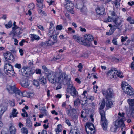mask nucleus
Masks as SVG:
<instances>
[{"label": "nucleus", "instance_id": "23", "mask_svg": "<svg viewBox=\"0 0 134 134\" xmlns=\"http://www.w3.org/2000/svg\"><path fill=\"white\" fill-rule=\"evenodd\" d=\"M30 37L31 39V40L32 42H33L35 40L38 41L40 39L39 36L35 34L30 35Z\"/></svg>", "mask_w": 134, "mask_h": 134}, {"label": "nucleus", "instance_id": "19", "mask_svg": "<svg viewBox=\"0 0 134 134\" xmlns=\"http://www.w3.org/2000/svg\"><path fill=\"white\" fill-rule=\"evenodd\" d=\"M30 81L27 79H23L21 82V85L23 87L27 88L29 85Z\"/></svg>", "mask_w": 134, "mask_h": 134}, {"label": "nucleus", "instance_id": "25", "mask_svg": "<svg viewBox=\"0 0 134 134\" xmlns=\"http://www.w3.org/2000/svg\"><path fill=\"white\" fill-rule=\"evenodd\" d=\"M67 83V88L66 90L67 92H69L70 90L73 88H75L74 86V85L73 83L70 80Z\"/></svg>", "mask_w": 134, "mask_h": 134}, {"label": "nucleus", "instance_id": "47", "mask_svg": "<svg viewBox=\"0 0 134 134\" xmlns=\"http://www.w3.org/2000/svg\"><path fill=\"white\" fill-rule=\"evenodd\" d=\"M118 127V126H116L114 125V126L112 127L110 129L111 131L115 132L116 131Z\"/></svg>", "mask_w": 134, "mask_h": 134}, {"label": "nucleus", "instance_id": "39", "mask_svg": "<svg viewBox=\"0 0 134 134\" xmlns=\"http://www.w3.org/2000/svg\"><path fill=\"white\" fill-rule=\"evenodd\" d=\"M39 46L40 47H44L48 46L47 43L46 41L41 42L40 43Z\"/></svg>", "mask_w": 134, "mask_h": 134}, {"label": "nucleus", "instance_id": "62", "mask_svg": "<svg viewBox=\"0 0 134 134\" xmlns=\"http://www.w3.org/2000/svg\"><path fill=\"white\" fill-rule=\"evenodd\" d=\"M14 66L15 68H17L19 69H20L21 67V66L20 64L17 63L15 64Z\"/></svg>", "mask_w": 134, "mask_h": 134}, {"label": "nucleus", "instance_id": "32", "mask_svg": "<svg viewBox=\"0 0 134 134\" xmlns=\"http://www.w3.org/2000/svg\"><path fill=\"white\" fill-rule=\"evenodd\" d=\"M62 130V128L60 124H58L57 125V128L55 129V131L57 133H58L61 132Z\"/></svg>", "mask_w": 134, "mask_h": 134}, {"label": "nucleus", "instance_id": "51", "mask_svg": "<svg viewBox=\"0 0 134 134\" xmlns=\"http://www.w3.org/2000/svg\"><path fill=\"white\" fill-rule=\"evenodd\" d=\"M28 7L30 10H32L34 8V4L33 3H31L29 5Z\"/></svg>", "mask_w": 134, "mask_h": 134}, {"label": "nucleus", "instance_id": "37", "mask_svg": "<svg viewBox=\"0 0 134 134\" xmlns=\"http://www.w3.org/2000/svg\"><path fill=\"white\" fill-rule=\"evenodd\" d=\"M105 105V102L104 100H103L100 105V107L99 108V110H103Z\"/></svg>", "mask_w": 134, "mask_h": 134}, {"label": "nucleus", "instance_id": "43", "mask_svg": "<svg viewBox=\"0 0 134 134\" xmlns=\"http://www.w3.org/2000/svg\"><path fill=\"white\" fill-rule=\"evenodd\" d=\"M70 132L72 134H79V130L77 129H72L70 131Z\"/></svg>", "mask_w": 134, "mask_h": 134}, {"label": "nucleus", "instance_id": "16", "mask_svg": "<svg viewBox=\"0 0 134 134\" xmlns=\"http://www.w3.org/2000/svg\"><path fill=\"white\" fill-rule=\"evenodd\" d=\"M84 40L85 42H89L90 44V46L91 44L90 42L93 40V36L90 34H86L84 36Z\"/></svg>", "mask_w": 134, "mask_h": 134}, {"label": "nucleus", "instance_id": "10", "mask_svg": "<svg viewBox=\"0 0 134 134\" xmlns=\"http://www.w3.org/2000/svg\"><path fill=\"white\" fill-rule=\"evenodd\" d=\"M12 30L11 31L12 34L15 36H19L22 33L23 31V29L18 26L15 27L14 29H12Z\"/></svg>", "mask_w": 134, "mask_h": 134}, {"label": "nucleus", "instance_id": "31", "mask_svg": "<svg viewBox=\"0 0 134 134\" xmlns=\"http://www.w3.org/2000/svg\"><path fill=\"white\" fill-rule=\"evenodd\" d=\"M107 99V104L106 106L108 108H111L113 105V103L112 101L110 100V99Z\"/></svg>", "mask_w": 134, "mask_h": 134}, {"label": "nucleus", "instance_id": "49", "mask_svg": "<svg viewBox=\"0 0 134 134\" xmlns=\"http://www.w3.org/2000/svg\"><path fill=\"white\" fill-rule=\"evenodd\" d=\"M67 32H69L70 33H74L75 32V31L71 27H69L68 28V30Z\"/></svg>", "mask_w": 134, "mask_h": 134}, {"label": "nucleus", "instance_id": "29", "mask_svg": "<svg viewBox=\"0 0 134 134\" xmlns=\"http://www.w3.org/2000/svg\"><path fill=\"white\" fill-rule=\"evenodd\" d=\"M46 42L48 46H52L57 42V40H52V38H50V40Z\"/></svg>", "mask_w": 134, "mask_h": 134}, {"label": "nucleus", "instance_id": "28", "mask_svg": "<svg viewBox=\"0 0 134 134\" xmlns=\"http://www.w3.org/2000/svg\"><path fill=\"white\" fill-rule=\"evenodd\" d=\"M39 81L41 84L43 85L46 84L47 82L46 78L43 76H41L39 79Z\"/></svg>", "mask_w": 134, "mask_h": 134}, {"label": "nucleus", "instance_id": "55", "mask_svg": "<svg viewBox=\"0 0 134 134\" xmlns=\"http://www.w3.org/2000/svg\"><path fill=\"white\" fill-rule=\"evenodd\" d=\"M112 42L114 45H116L118 44L116 38H113L112 41Z\"/></svg>", "mask_w": 134, "mask_h": 134}, {"label": "nucleus", "instance_id": "52", "mask_svg": "<svg viewBox=\"0 0 134 134\" xmlns=\"http://www.w3.org/2000/svg\"><path fill=\"white\" fill-rule=\"evenodd\" d=\"M116 28L114 26H113L112 28H111L110 29L109 31L112 34L114 32V31L116 30Z\"/></svg>", "mask_w": 134, "mask_h": 134}, {"label": "nucleus", "instance_id": "38", "mask_svg": "<svg viewBox=\"0 0 134 134\" xmlns=\"http://www.w3.org/2000/svg\"><path fill=\"white\" fill-rule=\"evenodd\" d=\"M12 24L11 21H10L8 23L5 25V26L7 29H9L12 26Z\"/></svg>", "mask_w": 134, "mask_h": 134}, {"label": "nucleus", "instance_id": "27", "mask_svg": "<svg viewBox=\"0 0 134 134\" xmlns=\"http://www.w3.org/2000/svg\"><path fill=\"white\" fill-rule=\"evenodd\" d=\"M16 129L13 125H12L9 127V131L10 134H16Z\"/></svg>", "mask_w": 134, "mask_h": 134}, {"label": "nucleus", "instance_id": "14", "mask_svg": "<svg viewBox=\"0 0 134 134\" xmlns=\"http://www.w3.org/2000/svg\"><path fill=\"white\" fill-rule=\"evenodd\" d=\"M6 60H11L13 61V56L10 52L7 51L3 54Z\"/></svg>", "mask_w": 134, "mask_h": 134}, {"label": "nucleus", "instance_id": "24", "mask_svg": "<svg viewBox=\"0 0 134 134\" xmlns=\"http://www.w3.org/2000/svg\"><path fill=\"white\" fill-rule=\"evenodd\" d=\"M15 95L17 99H20L22 97V92L18 88L15 92Z\"/></svg>", "mask_w": 134, "mask_h": 134}, {"label": "nucleus", "instance_id": "11", "mask_svg": "<svg viewBox=\"0 0 134 134\" xmlns=\"http://www.w3.org/2000/svg\"><path fill=\"white\" fill-rule=\"evenodd\" d=\"M114 123L116 126H118V127L120 126L122 130L123 131V129L125 126V124L122 119L118 118L114 122Z\"/></svg>", "mask_w": 134, "mask_h": 134}, {"label": "nucleus", "instance_id": "9", "mask_svg": "<svg viewBox=\"0 0 134 134\" xmlns=\"http://www.w3.org/2000/svg\"><path fill=\"white\" fill-rule=\"evenodd\" d=\"M122 22V19L119 18H115L113 20V22L115 25H113V26H114L116 29L120 30L122 26L121 25Z\"/></svg>", "mask_w": 134, "mask_h": 134}, {"label": "nucleus", "instance_id": "40", "mask_svg": "<svg viewBox=\"0 0 134 134\" xmlns=\"http://www.w3.org/2000/svg\"><path fill=\"white\" fill-rule=\"evenodd\" d=\"M22 111L23 112V113L21 114L22 116L23 117H28V115L27 114V112H26L25 109H22Z\"/></svg>", "mask_w": 134, "mask_h": 134}, {"label": "nucleus", "instance_id": "35", "mask_svg": "<svg viewBox=\"0 0 134 134\" xmlns=\"http://www.w3.org/2000/svg\"><path fill=\"white\" fill-rule=\"evenodd\" d=\"M115 71L116 72V73H115L116 78V76L119 77L121 78L123 77V76L122 75V72L120 71L117 70H115Z\"/></svg>", "mask_w": 134, "mask_h": 134}, {"label": "nucleus", "instance_id": "44", "mask_svg": "<svg viewBox=\"0 0 134 134\" xmlns=\"http://www.w3.org/2000/svg\"><path fill=\"white\" fill-rule=\"evenodd\" d=\"M127 20L129 21L130 23L132 24H134V19H132L131 17H129L127 19Z\"/></svg>", "mask_w": 134, "mask_h": 134}, {"label": "nucleus", "instance_id": "26", "mask_svg": "<svg viewBox=\"0 0 134 134\" xmlns=\"http://www.w3.org/2000/svg\"><path fill=\"white\" fill-rule=\"evenodd\" d=\"M70 93L74 97L76 96L78 93L75 88H73L70 90L69 92H67Z\"/></svg>", "mask_w": 134, "mask_h": 134}, {"label": "nucleus", "instance_id": "2", "mask_svg": "<svg viewBox=\"0 0 134 134\" xmlns=\"http://www.w3.org/2000/svg\"><path fill=\"white\" fill-rule=\"evenodd\" d=\"M102 92L103 95L105 96L106 99H111L114 96L113 90L110 88L107 90H103Z\"/></svg>", "mask_w": 134, "mask_h": 134}, {"label": "nucleus", "instance_id": "42", "mask_svg": "<svg viewBox=\"0 0 134 134\" xmlns=\"http://www.w3.org/2000/svg\"><path fill=\"white\" fill-rule=\"evenodd\" d=\"M81 101L79 99H77L74 102V104L75 106H77L80 105Z\"/></svg>", "mask_w": 134, "mask_h": 134}, {"label": "nucleus", "instance_id": "33", "mask_svg": "<svg viewBox=\"0 0 134 134\" xmlns=\"http://www.w3.org/2000/svg\"><path fill=\"white\" fill-rule=\"evenodd\" d=\"M21 132L22 134H28V131L26 128L23 127L21 129Z\"/></svg>", "mask_w": 134, "mask_h": 134}, {"label": "nucleus", "instance_id": "45", "mask_svg": "<svg viewBox=\"0 0 134 134\" xmlns=\"http://www.w3.org/2000/svg\"><path fill=\"white\" fill-rule=\"evenodd\" d=\"M25 69V71L27 72V74H30V72L32 71H31L30 68L27 66H24Z\"/></svg>", "mask_w": 134, "mask_h": 134}, {"label": "nucleus", "instance_id": "17", "mask_svg": "<svg viewBox=\"0 0 134 134\" xmlns=\"http://www.w3.org/2000/svg\"><path fill=\"white\" fill-rule=\"evenodd\" d=\"M17 88L15 85L13 86L8 85L7 86V89L10 93L13 94L16 90Z\"/></svg>", "mask_w": 134, "mask_h": 134}, {"label": "nucleus", "instance_id": "7", "mask_svg": "<svg viewBox=\"0 0 134 134\" xmlns=\"http://www.w3.org/2000/svg\"><path fill=\"white\" fill-rule=\"evenodd\" d=\"M86 131L88 134H93L94 131V125L92 123H87L86 126Z\"/></svg>", "mask_w": 134, "mask_h": 134}, {"label": "nucleus", "instance_id": "30", "mask_svg": "<svg viewBox=\"0 0 134 134\" xmlns=\"http://www.w3.org/2000/svg\"><path fill=\"white\" fill-rule=\"evenodd\" d=\"M130 86L128 85V84L125 82H123L121 85L122 88L124 92Z\"/></svg>", "mask_w": 134, "mask_h": 134}, {"label": "nucleus", "instance_id": "46", "mask_svg": "<svg viewBox=\"0 0 134 134\" xmlns=\"http://www.w3.org/2000/svg\"><path fill=\"white\" fill-rule=\"evenodd\" d=\"M42 68L44 70V71L45 72H47L48 73L49 72H52V71H50L49 70L47 69L45 66H42Z\"/></svg>", "mask_w": 134, "mask_h": 134}, {"label": "nucleus", "instance_id": "34", "mask_svg": "<svg viewBox=\"0 0 134 134\" xmlns=\"http://www.w3.org/2000/svg\"><path fill=\"white\" fill-rule=\"evenodd\" d=\"M26 126L29 128H31L32 127V124L30 118H28L26 119Z\"/></svg>", "mask_w": 134, "mask_h": 134}, {"label": "nucleus", "instance_id": "61", "mask_svg": "<svg viewBox=\"0 0 134 134\" xmlns=\"http://www.w3.org/2000/svg\"><path fill=\"white\" fill-rule=\"evenodd\" d=\"M1 134H8L7 130L6 129L2 130L1 132Z\"/></svg>", "mask_w": 134, "mask_h": 134}, {"label": "nucleus", "instance_id": "15", "mask_svg": "<svg viewBox=\"0 0 134 134\" xmlns=\"http://www.w3.org/2000/svg\"><path fill=\"white\" fill-rule=\"evenodd\" d=\"M116 72L115 70H110L107 73V77L109 79H115L116 78L115 73Z\"/></svg>", "mask_w": 134, "mask_h": 134}, {"label": "nucleus", "instance_id": "56", "mask_svg": "<svg viewBox=\"0 0 134 134\" xmlns=\"http://www.w3.org/2000/svg\"><path fill=\"white\" fill-rule=\"evenodd\" d=\"M65 122L69 126H71V123L70 122L69 120L66 118H65Z\"/></svg>", "mask_w": 134, "mask_h": 134}, {"label": "nucleus", "instance_id": "64", "mask_svg": "<svg viewBox=\"0 0 134 134\" xmlns=\"http://www.w3.org/2000/svg\"><path fill=\"white\" fill-rule=\"evenodd\" d=\"M130 67L131 69L132 70H134V61L132 62L130 65Z\"/></svg>", "mask_w": 134, "mask_h": 134}, {"label": "nucleus", "instance_id": "57", "mask_svg": "<svg viewBox=\"0 0 134 134\" xmlns=\"http://www.w3.org/2000/svg\"><path fill=\"white\" fill-rule=\"evenodd\" d=\"M128 38V37L127 36H125L124 37L123 36L121 37V41L122 42H123L125 41Z\"/></svg>", "mask_w": 134, "mask_h": 134}, {"label": "nucleus", "instance_id": "60", "mask_svg": "<svg viewBox=\"0 0 134 134\" xmlns=\"http://www.w3.org/2000/svg\"><path fill=\"white\" fill-rule=\"evenodd\" d=\"M38 3L37 4V6L39 7V8H42L43 5L42 2Z\"/></svg>", "mask_w": 134, "mask_h": 134}, {"label": "nucleus", "instance_id": "48", "mask_svg": "<svg viewBox=\"0 0 134 134\" xmlns=\"http://www.w3.org/2000/svg\"><path fill=\"white\" fill-rule=\"evenodd\" d=\"M32 83L33 84L36 86H39V83L37 80H34L32 81Z\"/></svg>", "mask_w": 134, "mask_h": 134}, {"label": "nucleus", "instance_id": "3", "mask_svg": "<svg viewBox=\"0 0 134 134\" xmlns=\"http://www.w3.org/2000/svg\"><path fill=\"white\" fill-rule=\"evenodd\" d=\"M73 38L75 40L80 44L87 46H90V44L89 42H86L83 40L82 37L77 35L73 36Z\"/></svg>", "mask_w": 134, "mask_h": 134}, {"label": "nucleus", "instance_id": "54", "mask_svg": "<svg viewBox=\"0 0 134 134\" xmlns=\"http://www.w3.org/2000/svg\"><path fill=\"white\" fill-rule=\"evenodd\" d=\"M63 28V26L62 25H57L56 27V29L57 30H61Z\"/></svg>", "mask_w": 134, "mask_h": 134}, {"label": "nucleus", "instance_id": "8", "mask_svg": "<svg viewBox=\"0 0 134 134\" xmlns=\"http://www.w3.org/2000/svg\"><path fill=\"white\" fill-rule=\"evenodd\" d=\"M67 114L72 118L74 119L76 118V110L73 108L71 107L70 109H67L66 110Z\"/></svg>", "mask_w": 134, "mask_h": 134}, {"label": "nucleus", "instance_id": "1", "mask_svg": "<svg viewBox=\"0 0 134 134\" xmlns=\"http://www.w3.org/2000/svg\"><path fill=\"white\" fill-rule=\"evenodd\" d=\"M101 116V123L103 129L106 130L107 129L108 122L107 120L106 119L105 113L104 111L102 110H99Z\"/></svg>", "mask_w": 134, "mask_h": 134}, {"label": "nucleus", "instance_id": "4", "mask_svg": "<svg viewBox=\"0 0 134 134\" xmlns=\"http://www.w3.org/2000/svg\"><path fill=\"white\" fill-rule=\"evenodd\" d=\"M70 78L68 76H67L66 74H64L63 75H60L58 77H57L56 80L55 81V82L57 83H58L62 84L63 83L64 80H70Z\"/></svg>", "mask_w": 134, "mask_h": 134}, {"label": "nucleus", "instance_id": "6", "mask_svg": "<svg viewBox=\"0 0 134 134\" xmlns=\"http://www.w3.org/2000/svg\"><path fill=\"white\" fill-rule=\"evenodd\" d=\"M58 34L56 33V31L54 28L49 27L48 35L50 38H52V40H57V35Z\"/></svg>", "mask_w": 134, "mask_h": 134}, {"label": "nucleus", "instance_id": "20", "mask_svg": "<svg viewBox=\"0 0 134 134\" xmlns=\"http://www.w3.org/2000/svg\"><path fill=\"white\" fill-rule=\"evenodd\" d=\"M83 2L82 1L79 0L77 1L76 7L77 9H81L83 8V9H85V10L86 8L85 7H83Z\"/></svg>", "mask_w": 134, "mask_h": 134}, {"label": "nucleus", "instance_id": "50", "mask_svg": "<svg viewBox=\"0 0 134 134\" xmlns=\"http://www.w3.org/2000/svg\"><path fill=\"white\" fill-rule=\"evenodd\" d=\"M117 2V1H114V2H112V3L113 4H114L115 5V6L116 8H118L119 7V2Z\"/></svg>", "mask_w": 134, "mask_h": 134}, {"label": "nucleus", "instance_id": "12", "mask_svg": "<svg viewBox=\"0 0 134 134\" xmlns=\"http://www.w3.org/2000/svg\"><path fill=\"white\" fill-rule=\"evenodd\" d=\"M47 74V76L49 82L52 83L55 82V81L56 80L57 77L55 75L53 74H52L51 72Z\"/></svg>", "mask_w": 134, "mask_h": 134}, {"label": "nucleus", "instance_id": "58", "mask_svg": "<svg viewBox=\"0 0 134 134\" xmlns=\"http://www.w3.org/2000/svg\"><path fill=\"white\" fill-rule=\"evenodd\" d=\"M41 70L39 69H36L35 70V73L37 74H41Z\"/></svg>", "mask_w": 134, "mask_h": 134}, {"label": "nucleus", "instance_id": "36", "mask_svg": "<svg viewBox=\"0 0 134 134\" xmlns=\"http://www.w3.org/2000/svg\"><path fill=\"white\" fill-rule=\"evenodd\" d=\"M127 102L130 106H133L134 105V99H129Z\"/></svg>", "mask_w": 134, "mask_h": 134}, {"label": "nucleus", "instance_id": "18", "mask_svg": "<svg viewBox=\"0 0 134 134\" xmlns=\"http://www.w3.org/2000/svg\"><path fill=\"white\" fill-rule=\"evenodd\" d=\"M124 92L130 96H132L134 94V90L131 86H130Z\"/></svg>", "mask_w": 134, "mask_h": 134}, {"label": "nucleus", "instance_id": "21", "mask_svg": "<svg viewBox=\"0 0 134 134\" xmlns=\"http://www.w3.org/2000/svg\"><path fill=\"white\" fill-rule=\"evenodd\" d=\"M104 8L102 7H97L96 9V13L98 15H102L104 13Z\"/></svg>", "mask_w": 134, "mask_h": 134}, {"label": "nucleus", "instance_id": "63", "mask_svg": "<svg viewBox=\"0 0 134 134\" xmlns=\"http://www.w3.org/2000/svg\"><path fill=\"white\" fill-rule=\"evenodd\" d=\"M4 111L2 108H0V117L3 114Z\"/></svg>", "mask_w": 134, "mask_h": 134}, {"label": "nucleus", "instance_id": "13", "mask_svg": "<svg viewBox=\"0 0 134 134\" xmlns=\"http://www.w3.org/2000/svg\"><path fill=\"white\" fill-rule=\"evenodd\" d=\"M64 5L68 11L70 12L72 14L74 13V12L73 11L74 5L72 3H68L65 4H64Z\"/></svg>", "mask_w": 134, "mask_h": 134}, {"label": "nucleus", "instance_id": "22", "mask_svg": "<svg viewBox=\"0 0 134 134\" xmlns=\"http://www.w3.org/2000/svg\"><path fill=\"white\" fill-rule=\"evenodd\" d=\"M18 112L16 109L13 108L11 113L10 114L9 118H14L17 116V115L18 114Z\"/></svg>", "mask_w": 134, "mask_h": 134}, {"label": "nucleus", "instance_id": "41", "mask_svg": "<svg viewBox=\"0 0 134 134\" xmlns=\"http://www.w3.org/2000/svg\"><path fill=\"white\" fill-rule=\"evenodd\" d=\"M25 69L24 66L20 70L21 72V74L23 76H27V72L25 71Z\"/></svg>", "mask_w": 134, "mask_h": 134}, {"label": "nucleus", "instance_id": "59", "mask_svg": "<svg viewBox=\"0 0 134 134\" xmlns=\"http://www.w3.org/2000/svg\"><path fill=\"white\" fill-rule=\"evenodd\" d=\"M22 94L23 95L22 97H26L27 96L28 93L27 91H24L23 92H22Z\"/></svg>", "mask_w": 134, "mask_h": 134}, {"label": "nucleus", "instance_id": "5", "mask_svg": "<svg viewBox=\"0 0 134 134\" xmlns=\"http://www.w3.org/2000/svg\"><path fill=\"white\" fill-rule=\"evenodd\" d=\"M13 69V67L12 65L8 63L5 64L4 70L7 72L8 75L10 76H13L14 73Z\"/></svg>", "mask_w": 134, "mask_h": 134}, {"label": "nucleus", "instance_id": "53", "mask_svg": "<svg viewBox=\"0 0 134 134\" xmlns=\"http://www.w3.org/2000/svg\"><path fill=\"white\" fill-rule=\"evenodd\" d=\"M114 20V19H113V18H112L110 16H108L107 19L106 21L107 22H111L113 21V20Z\"/></svg>", "mask_w": 134, "mask_h": 134}]
</instances>
